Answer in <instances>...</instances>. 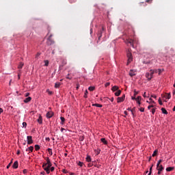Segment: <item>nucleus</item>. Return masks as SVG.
Returning <instances> with one entry per match:
<instances>
[{"mask_svg":"<svg viewBox=\"0 0 175 175\" xmlns=\"http://www.w3.org/2000/svg\"><path fill=\"white\" fill-rule=\"evenodd\" d=\"M53 166L51 161L49 157L46 158V163H43L42 167L44 170L47 173V174H50V168Z\"/></svg>","mask_w":175,"mask_h":175,"instance_id":"f257e3e1","label":"nucleus"},{"mask_svg":"<svg viewBox=\"0 0 175 175\" xmlns=\"http://www.w3.org/2000/svg\"><path fill=\"white\" fill-rule=\"evenodd\" d=\"M127 65H129L133 61V57L132 56V53L131 52L127 53Z\"/></svg>","mask_w":175,"mask_h":175,"instance_id":"f03ea898","label":"nucleus"},{"mask_svg":"<svg viewBox=\"0 0 175 175\" xmlns=\"http://www.w3.org/2000/svg\"><path fill=\"white\" fill-rule=\"evenodd\" d=\"M52 37H53V35L51 34L47 39L46 44L48 46H51V44H54V40L51 39Z\"/></svg>","mask_w":175,"mask_h":175,"instance_id":"7ed1b4c3","label":"nucleus"},{"mask_svg":"<svg viewBox=\"0 0 175 175\" xmlns=\"http://www.w3.org/2000/svg\"><path fill=\"white\" fill-rule=\"evenodd\" d=\"M126 43L127 44H131V46H132V47L135 48V40H133V39L129 38L126 40Z\"/></svg>","mask_w":175,"mask_h":175,"instance_id":"20e7f679","label":"nucleus"},{"mask_svg":"<svg viewBox=\"0 0 175 175\" xmlns=\"http://www.w3.org/2000/svg\"><path fill=\"white\" fill-rule=\"evenodd\" d=\"M117 100L118 103H121V102H124V100H125V94H123L122 97H118Z\"/></svg>","mask_w":175,"mask_h":175,"instance_id":"39448f33","label":"nucleus"},{"mask_svg":"<svg viewBox=\"0 0 175 175\" xmlns=\"http://www.w3.org/2000/svg\"><path fill=\"white\" fill-rule=\"evenodd\" d=\"M27 144L30 145L33 143V140L32 139V136H27Z\"/></svg>","mask_w":175,"mask_h":175,"instance_id":"423d86ee","label":"nucleus"},{"mask_svg":"<svg viewBox=\"0 0 175 175\" xmlns=\"http://www.w3.org/2000/svg\"><path fill=\"white\" fill-rule=\"evenodd\" d=\"M106 29L105 28V27L102 26V30H100L98 34V40H100V38H102V33L103 32V31H105Z\"/></svg>","mask_w":175,"mask_h":175,"instance_id":"0eeeda50","label":"nucleus"},{"mask_svg":"<svg viewBox=\"0 0 175 175\" xmlns=\"http://www.w3.org/2000/svg\"><path fill=\"white\" fill-rule=\"evenodd\" d=\"M162 98H165V99H170L172 96L170 95V93H166L165 95L161 94Z\"/></svg>","mask_w":175,"mask_h":175,"instance_id":"6e6552de","label":"nucleus"},{"mask_svg":"<svg viewBox=\"0 0 175 175\" xmlns=\"http://www.w3.org/2000/svg\"><path fill=\"white\" fill-rule=\"evenodd\" d=\"M38 124H42L43 122V118H42V115L39 114L38 115V118L37 120Z\"/></svg>","mask_w":175,"mask_h":175,"instance_id":"1a4fd4ad","label":"nucleus"},{"mask_svg":"<svg viewBox=\"0 0 175 175\" xmlns=\"http://www.w3.org/2000/svg\"><path fill=\"white\" fill-rule=\"evenodd\" d=\"M53 116H54V113H53V111H49L46 113L47 118H51V117H53Z\"/></svg>","mask_w":175,"mask_h":175,"instance_id":"9d476101","label":"nucleus"},{"mask_svg":"<svg viewBox=\"0 0 175 175\" xmlns=\"http://www.w3.org/2000/svg\"><path fill=\"white\" fill-rule=\"evenodd\" d=\"M153 70H154V73H158L159 75H161V73H162L163 72V69H161V68L154 69Z\"/></svg>","mask_w":175,"mask_h":175,"instance_id":"9b49d317","label":"nucleus"},{"mask_svg":"<svg viewBox=\"0 0 175 175\" xmlns=\"http://www.w3.org/2000/svg\"><path fill=\"white\" fill-rule=\"evenodd\" d=\"M129 75L131 76V77H133V76H136V71L133 70H131L129 72Z\"/></svg>","mask_w":175,"mask_h":175,"instance_id":"f8f14e48","label":"nucleus"},{"mask_svg":"<svg viewBox=\"0 0 175 175\" xmlns=\"http://www.w3.org/2000/svg\"><path fill=\"white\" fill-rule=\"evenodd\" d=\"M157 170L158 172H162V170H163V166H162V165H157Z\"/></svg>","mask_w":175,"mask_h":175,"instance_id":"ddd939ff","label":"nucleus"},{"mask_svg":"<svg viewBox=\"0 0 175 175\" xmlns=\"http://www.w3.org/2000/svg\"><path fill=\"white\" fill-rule=\"evenodd\" d=\"M14 169H17L18 167V161H16L12 165Z\"/></svg>","mask_w":175,"mask_h":175,"instance_id":"4468645a","label":"nucleus"},{"mask_svg":"<svg viewBox=\"0 0 175 175\" xmlns=\"http://www.w3.org/2000/svg\"><path fill=\"white\" fill-rule=\"evenodd\" d=\"M135 100H136L137 103H138L139 106H140V105H141L140 101L142 100V96H139L136 98Z\"/></svg>","mask_w":175,"mask_h":175,"instance_id":"2eb2a0df","label":"nucleus"},{"mask_svg":"<svg viewBox=\"0 0 175 175\" xmlns=\"http://www.w3.org/2000/svg\"><path fill=\"white\" fill-rule=\"evenodd\" d=\"M100 142H101L102 143H103V144H105V146H107V141L106 140L105 138H101V139H100Z\"/></svg>","mask_w":175,"mask_h":175,"instance_id":"dca6fc26","label":"nucleus"},{"mask_svg":"<svg viewBox=\"0 0 175 175\" xmlns=\"http://www.w3.org/2000/svg\"><path fill=\"white\" fill-rule=\"evenodd\" d=\"M32 99V98L31 97H27L24 100V103H28V102H31V100Z\"/></svg>","mask_w":175,"mask_h":175,"instance_id":"f3484780","label":"nucleus"},{"mask_svg":"<svg viewBox=\"0 0 175 175\" xmlns=\"http://www.w3.org/2000/svg\"><path fill=\"white\" fill-rule=\"evenodd\" d=\"M118 89H119L118 86L115 85V86L112 87L111 90L114 92L116 91H118Z\"/></svg>","mask_w":175,"mask_h":175,"instance_id":"a211bd4d","label":"nucleus"},{"mask_svg":"<svg viewBox=\"0 0 175 175\" xmlns=\"http://www.w3.org/2000/svg\"><path fill=\"white\" fill-rule=\"evenodd\" d=\"M60 120H61L60 124H61L62 125H64V124H65V118H64V117H60Z\"/></svg>","mask_w":175,"mask_h":175,"instance_id":"6ab92c4d","label":"nucleus"},{"mask_svg":"<svg viewBox=\"0 0 175 175\" xmlns=\"http://www.w3.org/2000/svg\"><path fill=\"white\" fill-rule=\"evenodd\" d=\"M154 73H155V72L154 71V70H150L149 75H150L151 79H152V76H153Z\"/></svg>","mask_w":175,"mask_h":175,"instance_id":"aec40b11","label":"nucleus"},{"mask_svg":"<svg viewBox=\"0 0 175 175\" xmlns=\"http://www.w3.org/2000/svg\"><path fill=\"white\" fill-rule=\"evenodd\" d=\"M23 66H24V63L20 62L19 65L18 66V69H23Z\"/></svg>","mask_w":175,"mask_h":175,"instance_id":"412c9836","label":"nucleus"},{"mask_svg":"<svg viewBox=\"0 0 175 175\" xmlns=\"http://www.w3.org/2000/svg\"><path fill=\"white\" fill-rule=\"evenodd\" d=\"M60 85H61V83L57 82L55 83V88H59Z\"/></svg>","mask_w":175,"mask_h":175,"instance_id":"4be33fe9","label":"nucleus"},{"mask_svg":"<svg viewBox=\"0 0 175 175\" xmlns=\"http://www.w3.org/2000/svg\"><path fill=\"white\" fill-rule=\"evenodd\" d=\"M146 77L148 80H151V76H150V72H146Z\"/></svg>","mask_w":175,"mask_h":175,"instance_id":"5701e85b","label":"nucleus"},{"mask_svg":"<svg viewBox=\"0 0 175 175\" xmlns=\"http://www.w3.org/2000/svg\"><path fill=\"white\" fill-rule=\"evenodd\" d=\"M172 170H174V167H169L166 168L167 172H172Z\"/></svg>","mask_w":175,"mask_h":175,"instance_id":"b1692460","label":"nucleus"},{"mask_svg":"<svg viewBox=\"0 0 175 175\" xmlns=\"http://www.w3.org/2000/svg\"><path fill=\"white\" fill-rule=\"evenodd\" d=\"M116 96H120L121 95V90H118L117 92H115Z\"/></svg>","mask_w":175,"mask_h":175,"instance_id":"393cba45","label":"nucleus"},{"mask_svg":"<svg viewBox=\"0 0 175 175\" xmlns=\"http://www.w3.org/2000/svg\"><path fill=\"white\" fill-rule=\"evenodd\" d=\"M34 148L36 151H39V150H40V146L39 145H35Z\"/></svg>","mask_w":175,"mask_h":175,"instance_id":"a878e982","label":"nucleus"},{"mask_svg":"<svg viewBox=\"0 0 175 175\" xmlns=\"http://www.w3.org/2000/svg\"><path fill=\"white\" fill-rule=\"evenodd\" d=\"M161 111L163 114H167V111H166V109L165 108H161Z\"/></svg>","mask_w":175,"mask_h":175,"instance_id":"bb28decb","label":"nucleus"},{"mask_svg":"<svg viewBox=\"0 0 175 175\" xmlns=\"http://www.w3.org/2000/svg\"><path fill=\"white\" fill-rule=\"evenodd\" d=\"M158 154V150H155L154 152H153V154H152V157H157V154Z\"/></svg>","mask_w":175,"mask_h":175,"instance_id":"cd10ccee","label":"nucleus"},{"mask_svg":"<svg viewBox=\"0 0 175 175\" xmlns=\"http://www.w3.org/2000/svg\"><path fill=\"white\" fill-rule=\"evenodd\" d=\"M86 161L87 162H91V157L90 156H87Z\"/></svg>","mask_w":175,"mask_h":175,"instance_id":"c85d7f7f","label":"nucleus"},{"mask_svg":"<svg viewBox=\"0 0 175 175\" xmlns=\"http://www.w3.org/2000/svg\"><path fill=\"white\" fill-rule=\"evenodd\" d=\"M92 106H95L96 107H102V105L100 104H93Z\"/></svg>","mask_w":175,"mask_h":175,"instance_id":"c756f323","label":"nucleus"},{"mask_svg":"<svg viewBox=\"0 0 175 175\" xmlns=\"http://www.w3.org/2000/svg\"><path fill=\"white\" fill-rule=\"evenodd\" d=\"M48 152L49 154L53 155V150L51 148H48Z\"/></svg>","mask_w":175,"mask_h":175,"instance_id":"7c9ffc66","label":"nucleus"},{"mask_svg":"<svg viewBox=\"0 0 175 175\" xmlns=\"http://www.w3.org/2000/svg\"><path fill=\"white\" fill-rule=\"evenodd\" d=\"M39 57H40V53H37V54L36 55V59H38Z\"/></svg>","mask_w":175,"mask_h":175,"instance_id":"2f4dec72","label":"nucleus"},{"mask_svg":"<svg viewBox=\"0 0 175 175\" xmlns=\"http://www.w3.org/2000/svg\"><path fill=\"white\" fill-rule=\"evenodd\" d=\"M29 152H32V151H33V146H30L29 148Z\"/></svg>","mask_w":175,"mask_h":175,"instance_id":"473e14b6","label":"nucleus"},{"mask_svg":"<svg viewBox=\"0 0 175 175\" xmlns=\"http://www.w3.org/2000/svg\"><path fill=\"white\" fill-rule=\"evenodd\" d=\"M44 66H49V60H44Z\"/></svg>","mask_w":175,"mask_h":175,"instance_id":"72a5a7b5","label":"nucleus"},{"mask_svg":"<svg viewBox=\"0 0 175 175\" xmlns=\"http://www.w3.org/2000/svg\"><path fill=\"white\" fill-rule=\"evenodd\" d=\"M88 90H89V91H94V90H95V88L90 86V87H89Z\"/></svg>","mask_w":175,"mask_h":175,"instance_id":"f704fd0d","label":"nucleus"},{"mask_svg":"<svg viewBox=\"0 0 175 175\" xmlns=\"http://www.w3.org/2000/svg\"><path fill=\"white\" fill-rule=\"evenodd\" d=\"M162 162H163L162 159L159 160L157 162V166H159V165H161V163H162Z\"/></svg>","mask_w":175,"mask_h":175,"instance_id":"c9c22d12","label":"nucleus"},{"mask_svg":"<svg viewBox=\"0 0 175 175\" xmlns=\"http://www.w3.org/2000/svg\"><path fill=\"white\" fill-rule=\"evenodd\" d=\"M83 162L79 161V163H78L79 166H80L81 167L83 166Z\"/></svg>","mask_w":175,"mask_h":175,"instance_id":"e433bc0d","label":"nucleus"},{"mask_svg":"<svg viewBox=\"0 0 175 175\" xmlns=\"http://www.w3.org/2000/svg\"><path fill=\"white\" fill-rule=\"evenodd\" d=\"M152 172V165L150 167V172L148 175H151V172Z\"/></svg>","mask_w":175,"mask_h":175,"instance_id":"4c0bfd02","label":"nucleus"},{"mask_svg":"<svg viewBox=\"0 0 175 175\" xmlns=\"http://www.w3.org/2000/svg\"><path fill=\"white\" fill-rule=\"evenodd\" d=\"M139 94V92L136 91V90H134V96H136Z\"/></svg>","mask_w":175,"mask_h":175,"instance_id":"58836bf2","label":"nucleus"},{"mask_svg":"<svg viewBox=\"0 0 175 175\" xmlns=\"http://www.w3.org/2000/svg\"><path fill=\"white\" fill-rule=\"evenodd\" d=\"M88 94V90H85V94H84V98H87V95Z\"/></svg>","mask_w":175,"mask_h":175,"instance_id":"ea45409f","label":"nucleus"},{"mask_svg":"<svg viewBox=\"0 0 175 175\" xmlns=\"http://www.w3.org/2000/svg\"><path fill=\"white\" fill-rule=\"evenodd\" d=\"M139 111H141L142 113L144 112V107H141L139 109Z\"/></svg>","mask_w":175,"mask_h":175,"instance_id":"a19ab883","label":"nucleus"},{"mask_svg":"<svg viewBox=\"0 0 175 175\" xmlns=\"http://www.w3.org/2000/svg\"><path fill=\"white\" fill-rule=\"evenodd\" d=\"M159 105H162L163 103H162V100H161V98H159Z\"/></svg>","mask_w":175,"mask_h":175,"instance_id":"79ce46f5","label":"nucleus"},{"mask_svg":"<svg viewBox=\"0 0 175 175\" xmlns=\"http://www.w3.org/2000/svg\"><path fill=\"white\" fill-rule=\"evenodd\" d=\"M46 92H48V94H49V95H53V92H51V91H50V90H46Z\"/></svg>","mask_w":175,"mask_h":175,"instance_id":"37998d69","label":"nucleus"},{"mask_svg":"<svg viewBox=\"0 0 175 175\" xmlns=\"http://www.w3.org/2000/svg\"><path fill=\"white\" fill-rule=\"evenodd\" d=\"M109 85H110V83L107 82L105 84V87H109Z\"/></svg>","mask_w":175,"mask_h":175,"instance_id":"c03bdc74","label":"nucleus"},{"mask_svg":"<svg viewBox=\"0 0 175 175\" xmlns=\"http://www.w3.org/2000/svg\"><path fill=\"white\" fill-rule=\"evenodd\" d=\"M155 110H156L155 108L152 109V114H155Z\"/></svg>","mask_w":175,"mask_h":175,"instance_id":"a18cd8bd","label":"nucleus"},{"mask_svg":"<svg viewBox=\"0 0 175 175\" xmlns=\"http://www.w3.org/2000/svg\"><path fill=\"white\" fill-rule=\"evenodd\" d=\"M152 107H154L153 105H150L148 107V110H150V109H151Z\"/></svg>","mask_w":175,"mask_h":175,"instance_id":"49530a36","label":"nucleus"},{"mask_svg":"<svg viewBox=\"0 0 175 175\" xmlns=\"http://www.w3.org/2000/svg\"><path fill=\"white\" fill-rule=\"evenodd\" d=\"M146 2L147 3H151L152 2V0H146Z\"/></svg>","mask_w":175,"mask_h":175,"instance_id":"de8ad7c7","label":"nucleus"},{"mask_svg":"<svg viewBox=\"0 0 175 175\" xmlns=\"http://www.w3.org/2000/svg\"><path fill=\"white\" fill-rule=\"evenodd\" d=\"M69 1L70 2V3H75V2H76V0H69Z\"/></svg>","mask_w":175,"mask_h":175,"instance_id":"09e8293b","label":"nucleus"},{"mask_svg":"<svg viewBox=\"0 0 175 175\" xmlns=\"http://www.w3.org/2000/svg\"><path fill=\"white\" fill-rule=\"evenodd\" d=\"M66 79H68V80H72V77H69V74L67 75Z\"/></svg>","mask_w":175,"mask_h":175,"instance_id":"8fccbe9b","label":"nucleus"},{"mask_svg":"<svg viewBox=\"0 0 175 175\" xmlns=\"http://www.w3.org/2000/svg\"><path fill=\"white\" fill-rule=\"evenodd\" d=\"M55 167H51V172H54Z\"/></svg>","mask_w":175,"mask_h":175,"instance_id":"3c124183","label":"nucleus"},{"mask_svg":"<svg viewBox=\"0 0 175 175\" xmlns=\"http://www.w3.org/2000/svg\"><path fill=\"white\" fill-rule=\"evenodd\" d=\"M131 99L133 100H136V96H132L131 97Z\"/></svg>","mask_w":175,"mask_h":175,"instance_id":"603ef678","label":"nucleus"},{"mask_svg":"<svg viewBox=\"0 0 175 175\" xmlns=\"http://www.w3.org/2000/svg\"><path fill=\"white\" fill-rule=\"evenodd\" d=\"M63 173H64L65 174H66V173H68V171L66 170H62Z\"/></svg>","mask_w":175,"mask_h":175,"instance_id":"864d4df0","label":"nucleus"},{"mask_svg":"<svg viewBox=\"0 0 175 175\" xmlns=\"http://www.w3.org/2000/svg\"><path fill=\"white\" fill-rule=\"evenodd\" d=\"M12 165V163H10L8 165H7V169H9V167H10Z\"/></svg>","mask_w":175,"mask_h":175,"instance_id":"5fc2aeb1","label":"nucleus"},{"mask_svg":"<svg viewBox=\"0 0 175 175\" xmlns=\"http://www.w3.org/2000/svg\"><path fill=\"white\" fill-rule=\"evenodd\" d=\"M23 126H25V127L27 126V122H24L23 123Z\"/></svg>","mask_w":175,"mask_h":175,"instance_id":"6e6d98bb","label":"nucleus"},{"mask_svg":"<svg viewBox=\"0 0 175 175\" xmlns=\"http://www.w3.org/2000/svg\"><path fill=\"white\" fill-rule=\"evenodd\" d=\"M131 113H135V107L131 110Z\"/></svg>","mask_w":175,"mask_h":175,"instance_id":"4d7b16f0","label":"nucleus"},{"mask_svg":"<svg viewBox=\"0 0 175 175\" xmlns=\"http://www.w3.org/2000/svg\"><path fill=\"white\" fill-rule=\"evenodd\" d=\"M80 87V85L77 84L76 90H79V88Z\"/></svg>","mask_w":175,"mask_h":175,"instance_id":"13d9d810","label":"nucleus"},{"mask_svg":"<svg viewBox=\"0 0 175 175\" xmlns=\"http://www.w3.org/2000/svg\"><path fill=\"white\" fill-rule=\"evenodd\" d=\"M1 113H3V109L2 108H0V114H1Z\"/></svg>","mask_w":175,"mask_h":175,"instance_id":"bf43d9fd","label":"nucleus"},{"mask_svg":"<svg viewBox=\"0 0 175 175\" xmlns=\"http://www.w3.org/2000/svg\"><path fill=\"white\" fill-rule=\"evenodd\" d=\"M23 173H24V174H27V170H24Z\"/></svg>","mask_w":175,"mask_h":175,"instance_id":"052dcab7","label":"nucleus"},{"mask_svg":"<svg viewBox=\"0 0 175 175\" xmlns=\"http://www.w3.org/2000/svg\"><path fill=\"white\" fill-rule=\"evenodd\" d=\"M64 131H65V129L64 128H61V132H64Z\"/></svg>","mask_w":175,"mask_h":175,"instance_id":"680f3d73","label":"nucleus"},{"mask_svg":"<svg viewBox=\"0 0 175 175\" xmlns=\"http://www.w3.org/2000/svg\"><path fill=\"white\" fill-rule=\"evenodd\" d=\"M46 140L47 142H50V137H46Z\"/></svg>","mask_w":175,"mask_h":175,"instance_id":"e2e57ef3","label":"nucleus"},{"mask_svg":"<svg viewBox=\"0 0 175 175\" xmlns=\"http://www.w3.org/2000/svg\"><path fill=\"white\" fill-rule=\"evenodd\" d=\"M151 97L154 98V99H157V96L152 95Z\"/></svg>","mask_w":175,"mask_h":175,"instance_id":"0e129e2a","label":"nucleus"},{"mask_svg":"<svg viewBox=\"0 0 175 175\" xmlns=\"http://www.w3.org/2000/svg\"><path fill=\"white\" fill-rule=\"evenodd\" d=\"M25 96H29V92L26 93Z\"/></svg>","mask_w":175,"mask_h":175,"instance_id":"69168bd1","label":"nucleus"},{"mask_svg":"<svg viewBox=\"0 0 175 175\" xmlns=\"http://www.w3.org/2000/svg\"><path fill=\"white\" fill-rule=\"evenodd\" d=\"M149 103H154V104H155V101L152 100V101H150Z\"/></svg>","mask_w":175,"mask_h":175,"instance_id":"338daca9","label":"nucleus"},{"mask_svg":"<svg viewBox=\"0 0 175 175\" xmlns=\"http://www.w3.org/2000/svg\"><path fill=\"white\" fill-rule=\"evenodd\" d=\"M92 166V164H91V163H89V164H88V167H91Z\"/></svg>","mask_w":175,"mask_h":175,"instance_id":"774afa93","label":"nucleus"}]
</instances>
